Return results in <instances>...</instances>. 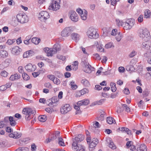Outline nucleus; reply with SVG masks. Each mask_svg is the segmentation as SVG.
I'll return each instance as SVG.
<instances>
[{
	"label": "nucleus",
	"instance_id": "50",
	"mask_svg": "<svg viewBox=\"0 0 151 151\" xmlns=\"http://www.w3.org/2000/svg\"><path fill=\"white\" fill-rule=\"evenodd\" d=\"M8 74V73L4 70L2 71L1 73V76L4 77H7Z\"/></svg>",
	"mask_w": 151,
	"mask_h": 151
},
{
	"label": "nucleus",
	"instance_id": "11",
	"mask_svg": "<svg viewBox=\"0 0 151 151\" xmlns=\"http://www.w3.org/2000/svg\"><path fill=\"white\" fill-rule=\"evenodd\" d=\"M71 110V107L70 105L68 104H65L60 109V112L62 114H65Z\"/></svg>",
	"mask_w": 151,
	"mask_h": 151
},
{
	"label": "nucleus",
	"instance_id": "54",
	"mask_svg": "<svg viewBox=\"0 0 151 151\" xmlns=\"http://www.w3.org/2000/svg\"><path fill=\"white\" fill-rule=\"evenodd\" d=\"M28 37H26L27 39L24 40V43L26 45H28L29 43H30L31 42V40L29 37L28 38Z\"/></svg>",
	"mask_w": 151,
	"mask_h": 151
},
{
	"label": "nucleus",
	"instance_id": "22",
	"mask_svg": "<svg viewBox=\"0 0 151 151\" xmlns=\"http://www.w3.org/2000/svg\"><path fill=\"white\" fill-rule=\"evenodd\" d=\"M55 48V46L53 48H50L49 52L47 54L48 56H52L53 54L56 53L57 52V50Z\"/></svg>",
	"mask_w": 151,
	"mask_h": 151
},
{
	"label": "nucleus",
	"instance_id": "49",
	"mask_svg": "<svg viewBox=\"0 0 151 151\" xmlns=\"http://www.w3.org/2000/svg\"><path fill=\"white\" fill-rule=\"evenodd\" d=\"M78 63L77 61H75L74 62L73 64V66H74V67L73 68V69L75 70H76L78 69Z\"/></svg>",
	"mask_w": 151,
	"mask_h": 151
},
{
	"label": "nucleus",
	"instance_id": "42",
	"mask_svg": "<svg viewBox=\"0 0 151 151\" xmlns=\"http://www.w3.org/2000/svg\"><path fill=\"white\" fill-rule=\"evenodd\" d=\"M137 52L133 50L129 54V56L130 58H132L137 55Z\"/></svg>",
	"mask_w": 151,
	"mask_h": 151
},
{
	"label": "nucleus",
	"instance_id": "2",
	"mask_svg": "<svg viewBox=\"0 0 151 151\" xmlns=\"http://www.w3.org/2000/svg\"><path fill=\"white\" fill-rule=\"evenodd\" d=\"M87 35L91 39H96L99 37V34L96 29L93 27L89 28L87 32Z\"/></svg>",
	"mask_w": 151,
	"mask_h": 151
},
{
	"label": "nucleus",
	"instance_id": "8",
	"mask_svg": "<svg viewBox=\"0 0 151 151\" xmlns=\"http://www.w3.org/2000/svg\"><path fill=\"white\" fill-rule=\"evenodd\" d=\"M49 18L50 15L49 13L45 11L41 12L39 14V19L42 22H45Z\"/></svg>",
	"mask_w": 151,
	"mask_h": 151
},
{
	"label": "nucleus",
	"instance_id": "9",
	"mask_svg": "<svg viewBox=\"0 0 151 151\" xmlns=\"http://www.w3.org/2000/svg\"><path fill=\"white\" fill-rule=\"evenodd\" d=\"M70 19L74 22H77L78 20V16L77 13L73 10H71L69 12Z\"/></svg>",
	"mask_w": 151,
	"mask_h": 151
},
{
	"label": "nucleus",
	"instance_id": "52",
	"mask_svg": "<svg viewBox=\"0 0 151 151\" xmlns=\"http://www.w3.org/2000/svg\"><path fill=\"white\" fill-rule=\"evenodd\" d=\"M55 139V138L54 137V136H53L51 138L49 137L47 139H46V142L47 143H49Z\"/></svg>",
	"mask_w": 151,
	"mask_h": 151
},
{
	"label": "nucleus",
	"instance_id": "27",
	"mask_svg": "<svg viewBox=\"0 0 151 151\" xmlns=\"http://www.w3.org/2000/svg\"><path fill=\"white\" fill-rule=\"evenodd\" d=\"M137 151H147L146 146L144 144L140 145L139 147H137Z\"/></svg>",
	"mask_w": 151,
	"mask_h": 151
},
{
	"label": "nucleus",
	"instance_id": "5",
	"mask_svg": "<svg viewBox=\"0 0 151 151\" xmlns=\"http://www.w3.org/2000/svg\"><path fill=\"white\" fill-rule=\"evenodd\" d=\"M16 18L18 22L20 23H26L28 21V17L24 13H19L17 15Z\"/></svg>",
	"mask_w": 151,
	"mask_h": 151
},
{
	"label": "nucleus",
	"instance_id": "26",
	"mask_svg": "<svg viewBox=\"0 0 151 151\" xmlns=\"http://www.w3.org/2000/svg\"><path fill=\"white\" fill-rule=\"evenodd\" d=\"M107 142L109 143V147L112 149H115L116 148V146L114 144L111 139L109 138L107 139Z\"/></svg>",
	"mask_w": 151,
	"mask_h": 151
},
{
	"label": "nucleus",
	"instance_id": "38",
	"mask_svg": "<svg viewBox=\"0 0 151 151\" xmlns=\"http://www.w3.org/2000/svg\"><path fill=\"white\" fill-rule=\"evenodd\" d=\"M147 51L144 55V56L146 58H147L151 56V50L149 49L147 50Z\"/></svg>",
	"mask_w": 151,
	"mask_h": 151
},
{
	"label": "nucleus",
	"instance_id": "6",
	"mask_svg": "<svg viewBox=\"0 0 151 151\" xmlns=\"http://www.w3.org/2000/svg\"><path fill=\"white\" fill-rule=\"evenodd\" d=\"M22 112L26 115L25 119L27 120H29L31 119L30 116L32 114H34L35 111H33L31 108H27L23 109Z\"/></svg>",
	"mask_w": 151,
	"mask_h": 151
},
{
	"label": "nucleus",
	"instance_id": "59",
	"mask_svg": "<svg viewBox=\"0 0 151 151\" xmlns=\"http://www.w3.org/2000/svg\"><path fill=\"white\" fill-rule=\"evenodd\" d=\"M120 0H110L111 5L113 6L115 5Z\"/></svg>",
	"mask_w": 151,
	"mask_h": 151
},
{
	"label": "nucleus",
	"instance_id": "35",
	"mask_svg": "<svg viewBox=\"0 0 151 151\" xmlns=\"http://www.w3.org/2000/svg\"><path fill=\"white\" fill-rule=\"evenodd\" d=\"M40 39L36 37H33L31 40V41L32 43L36 45L38 44L40 42Z\"/></svg>",
	"mask_w": 151,
	"mask_h": 151
},
{
	"label": "nucleus",
	"instance_id": "48",
	"mask_svg": "<svg viewBox=\"0 0 151 151\" xmlns=\"http://www.w3.org/2000/svg\"><path fill=\"white\" fill-rule=\"evenodd\" d=\"M44 86L45 87L49 88H51L52 87L51 84L49 82L45 83L44 84Z\"/></svg>",
	"mask_w": 151,
	"mask_h": 151
},
{
	"label": "nucleus",
	"instance_id": "32",
	"mask_svg": "<svg viewBox=\"0 0 151 151\" xmlns=\"http://www.w3.org/2000/svg\"><path fill=\"white\" fill-rule=\"evenodd\" d=\"M81 82L85 86H88L90 84L89 81L86 79L83 78L82 79L81 81Z\"/></svg>",
	"mask_w": 151,
	"mask_h": 151
},
{
	"label": "nucleus",
	"instance_id": "39",
	"mask_svg": "<svg viewBox=\"0 0 151 151\" xmlns=\"http://www.w3.org/2000/svg\"><path fill=\"white\" fill-rule=\"evenodd\" d=\"M124 22H123L122 21H121L118 19H116V24L118 26H123Z\"/></svg>",
	"mask_w": 151,
	"mask_h": 151
},
{
	"label": "nucleus",
	"instance_id": "60",
	"mask_svg": "<svg viewBox=\"0 0 151 151\" xmlns=\"http://www.w3.org/2000/svg\"><path fill=\"white\" fill-rule=\"evenodd\" d=\"M118 33L117 30L116 29H113L111 32V34L112 36L116 35Z\"/></svg>",
	"mask_w": 151,
	"mask_h": 151
},
{
	"label": "nucleus",
	"instance_id": "37",
	"mask_svg": "<svg viewBox=\"0 0 151 151\" xmlns=\"http://www.w3.org/2000/svg\"><path fill=\"white\" fill-rule=\"evenodd\" d=\"M58 143L59 145L60 146H64L65 145L63 139L61 137H59Z\"/></svg>",
	"mask_w": 151,
	"mask_h": 151
},
{
	"label": "nucleus",
	"instance_id": "23",
	"mask_svg": "<svg viewBox=\"0 0 151 151\" xmlns=\"http://www.w3.org/2000/svg\"><path fill=\"white\" fill-rule=\"evenodd\" d=\"M84 139L83 135L82 134H79L74 138L73 141H75L76 142L78 143L79 142L83 140Z\"/></svg>",
	"mask_w": 151,
	"mask_h": 151
},
{
	"label": "nucleus",
	"instance_id": "33",
	"mask_svg": "<svg viewBox=\"0 0 151 151\" xmlns=\"http://www.w3.org/2000/svg\"><path fill=\"white\" fill-rule=\"evenodd\" d=\"M107 122L109 124H112L115 123V121L114 119L111 117H108L106 119Z\"/></svg>",
	"mask_w": 151,
	"mask_h": 151
},
{
	"label": "nucleus",
	"instance_id": "12",
	"mask_svg": "<svg viewBox=\"0 0 151 151\" xmlns=\"http://www.w3.org/2000/svg\"><path fill=\"white\" fill-rule=\"evenodd\" d=\"M71 32V28L70 27H66L62 32L61 36L63 37H67L69 36Z\"/></svg>",
	"mask_w": 151,
	"mask_h": 151
},
{
	"label": "nucleus",
	"instance_id": "21",
	"mask_svg": "<svg viewBox=\"0 0 151 151\" xmlns=\"http://www.w3.org/2000/svg\"><path fill=\"white\" fill-rule=\"evenodd\" d=\"M72 39L76 42H78L80 39V36L78 34L73 32L71 35Z\"/></svg>",
	"mask_w": 151,
	"mask_h": 151
},
{
	"label": "nucleus",
	"instance_id": "18",
	"mask_svg": "<svg viewBox=\"0 0 151 151\" xmlns=\"http://www.w3.org/2000/svg\"><path fill=\"white\" fill-rule=\"evenodd\" d=\"M22 135V134L21 133L15 132L13 133H10L9 134V136L11 138L18 139Z\"/></svg>",
	"mask_w": 151,
	"mask_h": 151
},
{
	"label": "nucleus",
	"instance_id": "29",
	"mask_svg": "<svg viewBox=\"0 0 151 151\" xmlns=\"http://www.w3.org/2000/svg\"><path fill=\"white\" fill-rule=\"evenodd\" d=\"M8 55V53L6 50H0V58H5L7 57Z\"/></svg>",
	"mask_w": 151,
	"mask_h": 151
},
{
	"label": "nucleus",
	"instance_id": "30",
	"mask_svg": "<svg viewBox=\"0 0 151 151\" xmlns=\"http://www.w3.org/2000/svg\"><path fill=\"white\" fill-rule=\"evenodd\" d=\"M126 69L127 70L132 72L135 70V68L134 66L129 64L126 66Z\"/></svg>",
	"mask_w": 151,
	"mask_h": 151
},
{
	"label": "nucleus",
	"instance_id": "34",
	"mask_svg": "<svg viewBox=\"0 0 151 151\" xmlns=\"http://www.w3.org/2000/svg\"><path fill=\"white\" fill-rule=\"evenodd\" d=\"M38 119L40 122H44L47 120V117L45 115H40L38 117Z\"/></svg>",
	"mask_w": 151,
	"mask_h": 151
},
{
	"label": "nucleus",
	"instance_id": "64",
	"mask_svg": "<svg viewBox=\"0 0 151 151\" xmlns=\"http://www.w3.org/2000/svg\"><path fill=\"white\" fill-rule=\"evenodd\" d=\"M47 77L48 79L52 81L55 78L54 76L52 75H48L47 76Z\"/></svg>",
	"mask_w": 151,
	"mask_h": 151
},
{
	"label": "nucleus",
	"instance_id": "36",
	"mask_svg": "<svg viewBox=\"0 0 151 151\" xmlns=\"http://www.w3.org/2000/svg\"><path fill=\"white\" fill-rule=\"evenodd\" d=\"M110 85L111 89L112 91L113 92H115L116 90L115 83L113 82H111Z\"/></svg>",
	"mask_w": 151,
	"mask_h": 151
},
{
	"label": "nucleus",
	"instance_id": "1",
	"mask_svg": "<svg viewBox=\"0 0 151 151\" xmlns=\"http://www.w3.org/2000/svg\"><path fill=\"white\" fill-rule=\"evenodd\" d=\"M138 32L139 37L142 40H148L150 39V32L146 28H140L138 30Z\"/></svg>",
	"mask_w": 151,
	"mask_h": 151
},
{
	"label": "nucleus",
	"instance_id": "63",
	"mask_svg": "<svg viewBox=\"0 0 151 151\" xmlns=\"http://www.w3.org/2000/svg\"><path fill=\"white\" fill-rule=\"evenodd\" d=\"M139 22L141 23L143 21V15H140L138 17L137 19Z\"/></svg>",
	"mask_w": 151,
	"mask_h": 151
},
{
	"label": "nucleus",
	"instance_id": "41",
	"mask_svg": "<svg viewBox=\"0 0 151 151\" xmlns=\"http://www.w3.org/2000/svg\"><path fill=\"white\" fill-rule=\"evenodd\" d=\"M28 148L27 147H19L16 150L17 151H28Z\"/></svg>",
	"mask_w": 151,
	"mask_h": 151
},
{
	"label": "nucleus",
	"instance_id": "25",
	"mask_svg": "<svg viewBox=\"0 0 151 151\" xmlns=\"http://www.w3.org/2000/svg\"><path fill=\"white\" fill-rule=\"evenodd\" d=\"M20 78V76L17 73L12 75L9 78V79L12 81L17 80Z\"/></svg>",
	"mask_w": 151,
	"mask_h": 151
},
{
	"label": "nucleus",
	"instance_id": "17",
	"mask_svg": "<svg viewBox=\"0 0 151 151\" xmlns=\"http://www.w3.org/2000/svg\"><path fill=\"white\" fill-rule=\"evenodd\" d=\"M94 70V68L92 67L88 63V64L85 65L84 68V71L87 73H91L92 71Z\"/></svg>",
	"mask_w": 151,
	"mask_h": 151
},
{
	"label": "nucleus",
	"instance_id": "44",
	"mask_svg": "<svg viewBox=\"0 0 151 151\" xmlns=\"http://www.w3.org/2000/svg\"><path fill=\"white\" fill-rule=\"evenodd\" d=\"M123 108L125 109V111L127 112L130 111V108L128 107L127 105L125 104H123L122 105Z\"/></svg>",
	"mask_w": 151,
	"mask_h": 151
},
{
	"label": "nucleus",
	"instance_id": "62",
	"mask_svg": "<svg viewBox=\"0 0 151 151\" xmlns=\"http://www.w3.org/2000/svg\"><path fill=\"white\" fill-rule=\"evenodd\" d=\"M18 72L20 73H23L24 72L23 68L22 66L19 67L18 68Z\"/></svg>",
	"mask_w": 151,
	"mask_h": 151
},
{
	"label": "nucleus",
	"instance_id": "53",
	"mask_svg": "<svg viewBox=\"0 0 151 151\" xmlns=\"http://www.w3.org/2000/svg\"><path fill=\"white\" fill-rule=\"evenodd\" d=\"M122 38V37L120 33L119 32L117 36L116 37V39L118 41H120Z\"/></svg>",
	"mask_w": 151,
	"mask_h": 151
},
{
	"label": "nucleus",
	"instance_id": "51",
	"mask_svg": "<svg viewBox=\"0 0 151 151\" xmlns=\"http://www.w3.org/2000/svg\"><path fill=\"white\" fill-rule=\"evenodd\" d=\"M57 58L60 60H62L63 61L65 60V56L61 55H58L57 56Z\"/></svg>",
	"mask_w": 151,
	"mask_h": 151
},
{
	"label": "nucleus",
	"instance_id": "31",
	"mask_svg": "<svg viewBox=\"0 0 151 151\" xmlns=\"http://www.w3.org/2000/svg\"><path fill=\"white\" fill-rule=\"evenodd\" d=\"M151 15V12L148 9H146L144 11V16L145 18H148L150 17Z\"/></svg>",
	"mask_w": 151,
	"mask_h": 151
},
{
	"label": "nucleus",
	"instance_id": "47",
	"mask_svg": "<svg viewBox=\"0 0 151 151\" xmlns=\"http://www.w3.org/2000/svg\"><path fill=\"white\" fill-rule=\"evenodd\" d=\"M80 91L82 95L84 94H85L86 93H88V89L86 88H83V89L80 90Z\"/></svg>",
	"mask_w": 151,
	"mask_h": 151
},
{
	"label": "nucleus",
	"instance_id": "19",
	"mask_svg": "<svg viewBox=\"0 0 151 151\" xmlns=\"http://www.w3.org/2000/svg\"><path fill=\"white\" fill-rule=\"evenodd\" d=\"M21 49L18 46H15L12 48V52L14 55H19Z\"/></svg>",
	"mask_w": 151,
	"mask_h": 151
},
{
	"label": "nucleus",
	"instance_id": "14",
	"mask_svg": "<svg viewBox=\"0 0 151 151\" xmlns=\"http://www.w3.org/2000/svg\"><path fill=\"white\" fill-rule=\"evenodd\" d=\"M148 40H143L145 41L143 42L142 44V47L145 50H149L150 49L151 42Z\"/></svg>",
	"mask_w": 151,
	"mask_h": 151
},
{
	"label": "nucleus",
	"instance_id": "55",
	"mask_svg": "<svg viewBox=\"0 0 151 151\" xmlns=\"http://www.w3.org/2000/svg\"><path fill=\"white\" fill-rule=\"evenodd\" d=\"M106 99H102L100 100H99V101H97L96 103V104H98L99 105H100L102 104L104 101H105Z\"/></svg>",
	"mask_w": 151,
	"mask_h": 151
},
{
	"label": "nucleus",
	"instance_id": "20",
	"mask_svg": "<svg viewBox=\"0 0 151 151\" xmlns=\"http://www.w3.org/2000/svg\"><path fill=\"white\" fill-rule=\"evenodd\" d=\"M89 103V101L88 99H84L79 101L77 103V105L79 106L87 105Z\"/></svg>",
	"mask_w": 151,
	"mask_h": 151
},
{
	"label": "nucleus",
	"instance_id": "45",
	"mask_svg": "<svg viewBox=\"0 0 151 151\" xmlns=\"http://www.w3.org/2000/svg\"><path fill=\"white\" fill-rule=\"evenodd\" d=\"M22 77L23 79L26 81L28 80L29 78L28 75L26 73H23L22 74Z\"/></svg>",
	"mask_w": 151,
	"mask_h": 151
},
{
	"label": "nucleus",
	"instance_id": "13",
	"mask_svg": "<svg viewBox=\"0 0 151 151\" xmlns=\"http://www.w3.org/2000/svg\"><path fill=\"white\" fill-rule=\"evenodd\" d=\"M98 139L97 138H94L92 139V141L89 144V149L90 150L92 151L97 145L98 142Z\"/></svg>",
	"mask_w": 151,
	"mask_h": 151
},
{
	"label": "nucleus",
	"instance_id": "40",
	"mask_svg": "<svg viewBox=\"0 0 151 151\" xmlns=\"http://www.w3.org/2000/svg\"><path fill=\"white\" fill-rule=\"evenodd\" d=\"M96 46L97 47V48L98 49V50L100 52H101L104 51V48L103 47V45H102L100 44V45H99L98 42H97Z\"/></svg>",
	"mask_w": 151,
	"mask_h": 151
},
{
	"label": "nucleus",
	"instance_id": "10",
	"mask_svg": "<svg viewBox=\"0 0 151 151\" xmlns=\"http://www.w3.org/2000/svg\"><path fill=\"white\" fill-rule=\"evenodd\" d=\"M81 16V19L83 20H86L87 17V12L85 9L83 10L80 8L76 10Z\"/></svg>",
	"mask_w": 151,
	"mask_h": 151
},
{
	"label": "nucleus",
	"instance_id": "3",
	"mask_svg": "<svg viewBox=\"0 0 151 151\" xmlns=\"http://www.w3.org/2000/svg\"><path fill=\"white\" fill-rule=\"evenodd\" d=\"M60 1L61 0H51L49 9L52 11L58 10L60 7Z\"/></svg>",
	"mask_w": 151,
	"mask_h": 151
},
{
	"label": "nucleus",
	"instance_id": "56",
	"mask_svg": "<svg viewBox=\"0 0 151 151\" xmlns=\"http://www.w3.org/2000/svg\"><path fill=\"white\" fill-rule=\"evenodd\" d=\"M113 43L112 42H109L106 44L105 46V47L106 48H111L113 46Z\"/></svg>",
	"mask_w": 151,
	"mask_h": 151
},
{
	"label": "nucleus",
	"instance_id": "61",
	"mask_svg": "<svg viewBox=\"0 0 151 151\" xmlns=\"http://www.w3.org/2000/svg\"><path fill=\"white\" fill-rule=\"evenodd\" d=\"M15 40L14 39H13L12 40H8L7 42V43L9 45H11L15 42Z\"/></svg>",
	"mask_w": 151,
	"mask_h": 151
},
{
	"label": "nucleus",
	"instance_id": "24",
	"mask_svg": "<svg viewBox=\"0 0 151 151\" xmlns=\"http://www.w3.org/2000/svg\"><path fill=\"white\" fill-rule=\"evenodd\" d=\"M34 54L33 51L30 50L26 51L23 54V56L24 58H27L29 57L32 56Z\"/></svg>",
	"mask_w": 151,
	"mask_h": 151
},
{
	"label": "nucleus",
	"instance_id": "7",
	"mask_svg": "<svg viewBox=\"0 0 151 151\" xmlns=\"http://www.w3.org/2000/svg\"><path fill=\"white\" fill-rule=\"evenodd\" d=\"M73 149L75 151H79L81 150L83 151L85 150V147L82 145L78 144V143L73 141L72 145Z\"/></svg>",
	"mask_w": 151,
	"mask_h": 151
},
{
	"label": "nucleus",
	"instance_id": "46",
	"mask_svg": "<svg viewBox=\"0 0 151 151\" xmlns=\"http://www.w3.org/2000/svg\"><path fill=\"white\" fill-rule=\"evenodd\" d=\"M52 81L55 84L57 85H59L60 83V80L56 77H55Z\"/></svg>",
	"mask_w": 151,
	"mask_h": 151
},
{
	"label": "nucleus",
	"instance_id": "28",
	"mask_svg": "<svg viewBox=\"0 0 151 151\" xmlns=\"http://www.w3.org/2000/svg\"><path fill=\"white\" fill-rule=\"evenodd\" d=\"M5 119H9V120L10 122V125L12 126H14L16 124V122L14 120V118L13 117L10 116L9 117V118L8 117H6L5 118Z\"/></svg>",
	"mask_w": 151,
	"mask_h": 151
},
{
	"label": "nucleus",
	"instance_id": "16",
	"mask_svg": "<svg viewBox=\"0 0 151 151\" xmlns=\"http://www.w3.org/2000/svg\"><path fill=\"white\" fill-rule=\"evenodd\" d=\"M36 66L35 65L29 63L25 67V69L28 72H31L34 71L36 69Z\"/></svg>",
	"mask_w": 151,
	"mask_h": 151
},
{
	"label": "nucleus",
	"instance_id": "57",
	"mask_svg": "<svg viewBox=\"0 0 151 151\" xmlns=\"http://www.w3.org/2000/svg\"><path fill=\"white\" fill-rule=\"evenodd\" d=\"M60 132L58 131H57L55 132V134H54L53 136L55 138V139L57 138H59V137H60Z\"/></svg>",
	"mask_w": 151,
	"mask_h": 151
},
{
	"label": "nucleus",
	"instance_id": "4",
	"mask_svg": "<svg viewBox=\"0 0 151 151\" xmlns=\"http://www.w3.org/2000/svg\"><path fill=\"white\" fill-rule=\"evenodd\" d=\"M135 23V21L134 19H128L125 22H124L123 27L124 29H130L133 26Z\"/></svg>",
	"mask_w": 151,
	"mask_h": 151
},
{
	"label": "nucleus",
	"instance_id": "15",
	"mask_svg": "<svg viewBox=\"0 0 151 151\" xmlns=\"http://www.w3.org/2000/svg\"><path fill=\"white\" fill-rule=\"evenodd\" d=\"M11 60L9 59H6L1 64H0V69H3L8 67L10 64Z\"/></svg>",
	"mask_w": 151,
	"mask_h": 151
},
{
	"label": "nucleus",
	"instance_id": "43",
	"mask_svg": "<svg viewBox=\"0 0 151 151\" xmlns=\"http://www.w3.org/2000/svg\"><path fill=\"white\" fill-rule=\"evenodd\" d=\"M70 85L71 86V88L73 89H76L77 88V86L75 84V82L72 81L70 83Z\"/></svg>",
	"mask_w": 151,
	"mask_h": 151
},
{
	"label": "nucleus",
	"instance_id": "58",
	"mask_svg": "<svg viewBox=\"0 0 151 151\" xmlns=\"http://www.w3.org/2000/svg\"><path fill=\"white\" fill-rule=\"evenodd\" d=\"M82 95L80 91H77L75 93V96L76 97H80Z\"/></svg>",
	"mask_w": 151,
	"mask_h": 151
}]
</instances>
